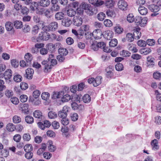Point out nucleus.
Segmentation results:
<instances>
[{"mask_svg": "<svg viewBox=\"0 0 161 161\" xmlns=\"http://www.w3.org/2000/svg\"><path fill=\"white\" fill-rule=\"evenodd\" d=\"M139 13L142 15H145L147 13V8L143 6H140L138 8Z\"/></svg>", "mask_w": 161, "mask_h": 161, "instance_id": "f3484780", "label": "nucleus"}, {"mask_svg": "<svg viewBox=\"0 0 161 161\" xmlns=\"http://www.w3.org/2000/svg\"><path fill=\"white\" fill-rule=\"evenodd\" d=\"M4 78L6 80H8L11 78L12 75V71L11 69H7L3 74Z\"/></svg>", "mask_w": 161, "mask_h": 161, "instance_id": "6e6552de", "label": "nucleus"}, {"mask_svg": "<svg viewBox=\"0 0 161 161\" xmlns=\"http://www.w3.org/2000/svg\"><path fill=\"white\" fill-rule=\"evenodd\" d=\"M138 45L140 47H145L147 45L146 42L143 40H140L138 41Z\"/></svg>", "mask_w": 161, "mask_h": 161, "instance_id": "13d9d810", "label": "nucleus"}, {"mask_svg": "<svg viewBox=\"0 0 161 161\" xmlns=\"http://www.w3.org/2000/svg\"><path fill=\"white\" fill-rule=\"evenodd\" d=\"M103 35L105 37H106L108 39L111 38L112 36V34L109 31H107L103 32Z\"/></svg>", "mask_w": 161, "mask_h": 161, "instance_id": "a18cd8bd", "label": "nucleus"}, {"mask_svg": "<svg viewBox=\"0 0 161 161\" xmlns=\"http://www.w3.org/2000/svg\"><path fill=\"white\" fill-rule=\"evenodd\" d=\"M25 58L26 62L31 64V62L32 59V55L29 53H27L25 55Z\"/></svg>", "mask_w": 161, "mask_h": 161, "instance_id": "4be33fe9", "label": "nucleus"}, {"mask_svg": "<svg viewBox=\"0 0 161 161\" xmlns=\"http://www.w3.org/2000/svg\"><path fill=\"white\" fill-rule=\"evenodd\" d=\"M58 25L57 22L54 21L50 23L48 25L44 26L42 27L43 31H55L57 29Z\"/></svg>", "mask_w": 161, "mask_h": 161, "instance_id": "f257e3e1", "label": "nucleus"}, {"mask_svg": "<svg viewBox=\"0 0 161 161\" xmlns=\"http://www.w3.org/2000/svg\"><path fill=\"white\" fill-rule=\"evenodd\" d=\"M24 149L25 152H29L33 150V147L31 144H27L24 146Z\"/></svg>", "mask_w": 161, "mask_h": 161, "instance_id": "7c9ffc66", "label": "nucleus"}, {"mask_svg": "<svg viewBox=\"0 0 161 161\" xmlns=\"http://www.w3.org/2000/svg\"><path fill=\"white\" fill-rule=\"evenodd\" d=\"M6 128L8 131L11 132L14 131L15 129V126L12 123L7 125Z\"/></svg>", "mask_w": 161, "mask_h": 161, "instance_id": "c85d7f7f", "label": "nucleus"}, {"mask_svg": "<svg viewBox=\"0 0 161 161\" xmlns=\"http://www.w3.org/2000/svg\"><path fill=\"white\" fill-rule=\"evenodd\" d=\"M84 35V33L83 31H81L80 29H79L78 31V35L76 37L79 39H81L82 38Z\"/></svg>", "mask_w": 161, "mask_h": 161, "instance_id": "338daca9", "label": "nucleus"}, {"mask_svg": "<svg viewBox=\"0 0 161 161\" xmlns=\"http://www.w3.org/2000/svg\"><path fill=\"white\" fill-rule=\"evenodd\" d=\"M130 53L129 51L124 50H123L120 53V54L124 57H129L130 56Z\"/></svg>", "mask_w": 161, "mask_h": 161, "instance_id": "603ef678", "label": "nucleus"}, {"mask_svg": "<svg viewBox=\"0 0 161 161\" xmlns=\"http://www.w3.org/2000/svg\"><path fill=\"white\" fill-rule=\"evenodd\" d=\"M116 69L118 71H121L124 69L123 64L120 63L117 64L115 66Z\"/></svg>", "mask_w": 161, "mask_h": 161, "instance_id": "c03bdc74", "label": "nucleus"}, {"mask_svg": "<svg viewBox=\"0 0 161 161\" xmlns=\"http://www.w3.org/2000/svg\"><path fill=\"white\" fill-rule=\"evenodd\" d=\"M50 96V94L48 92H44L42 93L41 95V97L44 100H47Z\"/></svg>", "mask_w": 161, "mask_h": 161, "instance_id": "4c0bfd02", "label": "nucleus"}, {"mask_svg": "<svg viewBox=\"0 0 161 161\" xmlns=\"http://www.w3.org/2000/svg\"><path fill=\"white\" fill-rule=\"evenodd\" d=\"M34 116L39 119V120H41L43 118V116L42 112L38 110L35 111L33 113Z\"/></svg>", "mask_w": 161, "mask_h": 161, "instance_id": "9d476101", "label": "nucleus"}, {"mask_svg": "<svg viewBox=\"0 0 161 161\" xmlns=\"http://www.w3.org/2000/svg\"><path fill=\"white\" fill-rule=\"evenodd\" d=\"M92 42L91 46V48L92 49H93L94 51H96L98 50V47L97 45V44H96V42L94 41H90V42L91 43V42Z\"/></svg>", "mask_w": 161, "mask_h": 161, "instance_id": "72a5a7b5", "label": "nucleus"}, {"mask_svg": "<svg viewBox=\"0 0 161 161\" xmlns=\"http://www.w3.org/2000/svg\"><path fill=\"white\" fill-rule=\"evenodd\" d=\"M82 99L85 103H89L91 101V97L88 94H86L82 97Z\"/></svg>", "mask_w": 161, "mask_h": 161, "instance_id": "bb28decb", "label": "nucleus"}, {"mask_svg": "<svg viewBox=\"0 0 161 161\" xmlns=\"http://www.w3.org/2000/svg\"><path fill=\"white\" fill-rule=\"evenodd\" d=\"M135 38L134 36L131 33H128L126 34L125 40L129 42H132Z\"/></svg>", "mask_w": 161, "mask_h": 161, "instance_id": "b1692460", "label": "nucleus"}, {"mask_svg": "<svg viewBox=\"0 0 161 161\" xmlns=\"http://www.w3.org/2000/svg\"><path fill=\"white\" fill-rule=\"evenodd\" d=\"M102 77L101 76H98L94 79V83H93L94 86H97L101 84L102 82Z\"/></svg>", "mask_w": 161, "mask_h": 161, "instance_id": "a211bd4d", "label": "nucleus"}, {"mask_svg": "<svg viewBox=\"0 0 161 161\" xmlns=\"http://www.w3.org/2000/svg\"><path fill=\"white\" fill-rule=\"evenodd\" d=\"M146 43L148 45L152 46L155 45V42L153 39H148L147 40Z\"/></svg>", "mask_w": 161, "mask_h": 161, "instance_id": "774afa93", "label": "nucleus"}, {"mask_svg": "<svg viewBox=\"0 0 161 161\" xmlns=\"http://www.w3.org/2000/svg\"><path fill=\"white\" fill-rule=\"evenodd\" d=\"M70 117L72 121H76L78 119V115L76 113H72L70 114Z\"/></svg>", "mask_w": 161, "mask_h": 161, "instance_id": "5fc2aeb1", "label": "nucleus"}, {"mask_svg": "<svg viewBox=\"0 0 161 161\" xmlns=\"http://www.w3.org/2000/svg\"><path fill=\"white\" fill-rule=\"evenodd\" d=\"M21 136L20 135L17 134L15 135L13 137L14 141L17 142H19L21 139Z\"/></svg>", "mask_w": 161, "mask_h": 161, "instance_id": "bf43d9fd", "label": "nucleus"}, {"mask_svg": "<svg viewBox=\"0 0 161 161\" xmlns=\"http://www.w3.org/2000/svg\"><path fill=\"white\" fill-rule=\"evenodd\" d=\"M52 66L50 63H48L44 66V71L46 72H50Z\"/></svg>", "mask_w": 161, "mask_h": 161, "instance_id": "de8ad7c7", "label": "nucleus"}, {"mask_svg": "<svg viewBox=\"0 0 161 161\" xmlns=\"http://www.w3.org/2000/svg\"><path fill=\"white\" fill-rule=\"evenodd\" d=\"M154 58L151 56H148L147 58V64L149 65H154Z\"/></svg>", "mask_w": 161, "mask_h": 161, "instance_id": "8fccbe9b", "label": "nucleus"}, {"mask_svg": "<svg viewBox=\"0 0 161 161\" xmlns=\"http://www.w3.org/2000/svg\"><path fill=\"white\" fill-rule=\"evenodd\" d=\"M64 17V14L61 12H58L55 15V19L57 20L62 19Z\"/></svg>", "mask_w": 161, "mask_h": 161, "instance_id": "aec40b11", "label": "nucleus"}, {"mask_svg": "<svg viewBox=\"0 0 161 161\" xmlns=\"http://www.w3.org/2000/svg\"><path fill=\"white\" fill-rule=\"evenodd\" d=\"M26 76H25L28 79H31L34 73V70L31 68L27 69L25 70Z\"/></svg>", "mask_w": 161, "mask_h": 161, "instance_id": "423d86ee", "label": "nucleus"}, {"mask_svg": "<svg viewBox=\"0 0 161 161\" xmlns=\"http://www.w3.org/2000/svg\"><path fill=\"white\" fill-rule=\"evenodd\" d=\"M50 2L49 0H40L39 2V5L42 7H47L50 4Z\"/></svg>", "mask_w": 161, "mask_h": 161, "instance_id": "dca6fc26", "label": "nucleus"}, {"mask_svg": "<svg viewBox=\"0 0 161 161\" xmlns=\"http://www.w3.org/2000/svg\"><path fill=\"white\" fill-rule=\"evenodd\" d=\"M140 28H137L135 31L133 33L134 36L136 39H139L141 36V33L140 31Z\"/></svg>", "mask_w": 161, "mask_h": 161, "instance_id": "2eb2a0df", "label": "nucleus"}, {"mask_svg": "<svg viewBox=\"0 0 161 161\" xmlns=\"http://www.w3.org/2000/svg\"><path fill=\"white\" fill-rule=\"evenodd\" d=\"M20 87L22 90H25L28 88V85L26 83L22 82L20 83Z\"/></svg>", "mask_w": 161, "mask_h": 161, "instance_id": "0e129e2a", "label": "nucleus"}, {"mask_svg": "<svg viewBox=\"0 0 161 161\" xmlns=\"http://www.w3.org/2000/svg\"><path fill=\"white\" fill-rule=\"evenodd\" d=\"M82 23V18L80 16H75L73 19V23L75 26H80Z\"/></svg>", "mask_w": 161, "mask_h": 161, "instance_id": "7ed1b4c3", "label": "nucleus"}, {"mask_svg": "<svg viewBox=\"0 0 161 161\" xmlns=\"http://www.w3.org/2000/svg\"><path fill=\"white\" fill-rule=\"evenodd\" d=\"M22 138L24 141H29L31 139V136L29 133H26L23 135Z\"/></svg>", "mask_w": 161, "mask_h": 161, "instance_id": "79ce46f5", "label": "nucleus"}, {"mask_svg": "<svg viewBox=\"0 0 161 161\" xmlns=\"http://www.w3.org/2000/svg\"><path fill=\"white\" fill-rule=\"evenodd\" d=\"M104 25L106 27H111L113 25V23L109 19H105L103 22Z\"/></svg>", "mask_w": 161, "mask_h": 161, "instance_id": "a19ab883", "label": "nucleus"}, {"mask_svg": "<svg viewBox=\"0 0 161 161\" xmlns=\"http://www.w3.org/2000/svg\"><path fill=\"white\" fill-rule=\"evenodd\" d=\"M147 19L146 18H142L139 25L141 26H144L147 24Z\"/></svg>", "mask_w": 161, "mask_h": 161, "instance_id": "09e8293b", "label": "nucleus"}, {"mask_svg": "<svg viewBox=\"0 0 161 161\" xmlns=\"http://www.w3.org/2000/svg\"><path fill=\"white\" fill-rule=\"evenodd\" d=\"M158 141L156 139H154L151 141V144L153 150H156L159 149V147L158 145Z\"/></svg>", "mask_w": 161, "mask_h": 161, "instance_id": "ddd939ff", "label": "nucleus"}, {"mask_svg": "<svg viewBox=\"0 0 161 161\" xmlns=\"http://www.w3.org/2000/svg\"><path fill=\"white\" fill-rule=\"evenodd\" d=\"M134 18L133 14H129L127 16V21L130 22L132 23L134 20Z\"/></svg>", "mask_w": 161, "mask_h": 161, "instance_id": "052dcab7", "label": "nucleus"}, {"mask_svg": "<svg viewBox=\"0 0 161 161\" xmlns=\"http://www.w3.org/2000/svg\"><path fill=\"white\" fill-rule=\"evenodd\" d=\"M118 5L119 8L122 10H126L128 8L127 3L123 0L119 1L118 3Z\"/></svg>", "mask_w": 161, "mask_h": 161, "instance_id": "39448f33", "label": "nucleus"}, {"mask_svg": "<svg viewBox=\"0 0 161 161\" xmlns=\"http://www.w3.org/2000/svg\"><path fill=\"white\" fill-rule=\"evenodd\" d=\"M114 30L116 33L120 34L123 32V29L119 25H117L114 27Z\"/></svg>", "mask_w": 161, "mask_h": 161, "instance_id": "6ab92c4d", "label": "nucleus"}, {"mask_svg": "<svg viewBox=\"0 0 161 161\" xmlns=\"http://www.w3.org/2000/svg\"><path fill=\"white\" fill-rule=\"evenodd\" d=\"M87 13L89 15H92L93 14H96L97 12V10L95 8H93L91 7L90 5L89 6V8L87 9Z\"/></svg>", "mask_w": 161, "mask_h": 161, "instance_id": "4468645a", "label": "nucleus"}, {"mask_svg": "<svg viewBox=\"0 0 161 161\" xmlns=\"http://www.w3.org/2000/svg\"><path fill=\"white\" fill-rule=\"evenodd\" d=\"M13 122L14 123H18L21 121V118L18 116L15 115L13 118Z\"/></svg>", "mask_w": 161, "mask_h": 161, "instance_id": "864d4df0", "label": "nucleus"}, {"mask_svg": "<svg viewBox=\"0 0 161 161\" xmlns=\"http://www.w3.org/2000/svg\"><path fill=\"white\" fill-rule=\"evenodd\" d=\"M46 48H47L51 52L54 51L55 49V45L50 43L47 45Z\"/></svg>", "mask_w": 161, "mask_h": 161, "instance_id": "c9c22d12", "label": "nucleus"}, {"mask_svg": "<svg viewBox=\"0 0 161 161\" xmlns=\"http://www.w3.org/2000/svg\"><path fill=\"white\" fill-rule=\"evenodd\" d=\"M105 17V14L103 12L100 13L97 15V18L100 21H102L104 19Z\"/></svg>", "mask_w": 161, "mask_h": 161, "instance_id": "37998d69", "label": "nucleus"}, {"mask_svg": "<svg viewBox=\"0 0 161 161\" xmlns=\"http://www.w3.org/2000/svg\"><path fill=\"white\" fill-rule=\"evenodd\" d=\"M20 106L23 113L26 114H28L29 112V106L27 104L21 103L20 104Z\"/></svg>", "mask_w": 161, "mask_h": 161, "instance_id": "9b49d317", "label": "nucleus"}, {"mask_svg": "<svg viewBox=\"0 0 161 161\" xmlns=\"http://www.w3.org/2000/svg\"><path fill=\"white\" fill-rule=\"evenodd\" d=\"M72 23V21L70 19L65 18L62 20L61 24L64 26L68 27L70 26Z\"/></svg>", "mask_w": 161, "mask_h": 161, "instance_id": "0eeeda50", "label": "nucleus"}, {"mask_svg": "<svg viewBox=\"0 0 161 161\" xmlns=\"http://www.w3.org/2000/svg\"><path fill=\"white\" fill-rule=\"evenodd\" d=\"M45 16L48 18L50 17L53 14V12L50 8V10L47 9L44 12Z\"/></svg>", "mask_w": 161, "mask_h": 161, "instance_id": "49530a36", "label": "nucleus"}, {"mask_svg": "<svg viewBox=\"0 0 161 161\" xmlns=\"http://www.w3.org/2000/svg\"><path fill=\"white\" fill-rule=\"evenodd\" d=\"M58 52L60 55L63 56H66L68 53L67 50L63 48H59L58 49Z\"/></svg>", "mask_w": 161, "mask_h": 161, "instance_id": "412c9836", "label": "nucleus"}, {"mask_svg": "<svg viewBox=\"0 0 161 161\" xmlns=\"http://www.w3.org/2000/svg\"><path fill=\"white\" fill-rule=\"evenodd\" d=\"M25 120L28 124H31L34 122L33 118L31 116L27 115L25 117Z\"/></svg>", "mask_w": 161, "mask_h": 161, "instance_id": "2f4dec72", "label": "nucleus"}, {"mask_svg": "<svg viewBox=\"0 0 161 161\" xmlns=\"http://www.w3.org/2000/svg\"><path fill=\"white\" fill-rule=\"evenodd\" d=\"M81 30V31L85 32V33H87L89 31H90V27L89 25H83L80 29Z\"/></svg>", "mask_w": 161, "mask_h": 161, "instance_id": "5701e85b", "label": "nucleus"}, {"mask_svg": "<svg viewBox=\"0 0 161 161\" xmlns=\"http://www.w3.org/2000/svg\"><path fill=\"white\" fill-rule=\"evenodd\" d=\"M14 25L17 29H20L23 26L22 22L19 20L15 21L14 22Z\"/></svg>", "mask_w": 161, "mask_h": 161, "instance_id": "a878e982", "label": "nucleus"}, {"mask_svg": "<svg viewBox=\"0 0 161 161\" xmlns=\"http://www.w3.org/2000/svg\"><path fill=\"white\" fill-rule=\"evenodd\" d=\"M76 14V11L72 8H69L67 10V14L69 17H73Z\"/></svg>", "mask_w": 161, "mask_h": 161, "instance_id": "393cba45", "label": "nucleus"}, {"mask_svg": "<svg viewBox=\"0 0 161 161\" xmlns=\"http://www.w3.org/2000/svg\"><path fill=\"white\" fill-rule=\"evenodd\" d=\"M148 9L152 12L156 13L160 9L158 6L152 4L148 6Z\"/></svg>", "mask_w": 161, "mask_h": 161, "instance_id": "1a4fd4ad", "label": "nucleus"}, {"mask_svg": "<svg viewBox=\"0 0 161 161\" xmlns=\"http://www.w3.org/2000/svg\"><path fill=\"white\" fill-rule=\"evenodd\" d=\"M117 40L116 39H114L111 40L109 42V45L110 47H115L117 44Z\"/></svg>", "mask_w": 161, "mask_h": 161, "instance_id": "e433bc0d", "label": "nucleus"}, {"mask_svg": "<svg viewBox=\"0 0 161 161\" xmlns=\"http://www.w3.org/2000/svg\"><path fill=\"white\" fill-rule=\"evenodd\" d=\"M5 27L6 30L8 31H12L13 32L14 31L13 28V25L12 23L10 22H7L5 23Z\"/></svg>", "mask_w": 161, "mask_h": 161, "instance_id": "f8f14e48", "label": "nucleus"}, {"mask_svg": "<svg viewBox=\"0 0 161 161\" xmlns=\"http://www.w3.org/2000/svg\"><path fill=\"white\" fill-rule=\"evenodd\" d=\"M46 31L42 32L39 34V37L40 41H47L50 37L49 34Z\"/></svg>", "mask_w": 161, "mask_h": 161, "instance_id": "20e7f679", "label": "nucleus"}, {"mask_svg": "<svg viewBox=\"0 0 161 161\" xmlns=\"http://www.w3.org/2000/svg\"><path fill=\"white\" fill-rule=\"evenodd\" d=\"M50 9L53 12H56L59 10L60 6L57 4L52 5Z\"/></svg>", "mask_w": 161, "mask_h": 161, "instance_id": "ea45409f", "label": "nucleus"}, {"mask_svg": "<svg viewBox=\"0 0 161 161\" xmlns=\"http://www.w3.org/2000/svg\"><path fill=\"white\" fill-rule=\"evenodd\" d=\"M48 115L49 118L51 119H54L57 116V114L55 112L53 111L49 112L48 113Z\"/></svg>", "mask_w": 161, "mask_h": 161, "instance_id": "3c124183", "label": "nucleus"}, {"mask_svg": "<svg viewBox=\"0 0 161 161\" xmlns=\"http://www.w3.org/2000/svg\"><path fill=\"white\" fill-rule=\"evenodd\" d=\"M41 94L40 92L37 90H36L34 91L33 93V97L35 98V99L37 98Z\"/></svg>", "mask_w": 161, "mask_h": 161, "instance_id": "e2e57ef3", "label": "nucleus"}, {"mask_svg": "<svg viewBox=\"0 0 161 161\" xmlns=\"http://www.w3.org/2000/svg\"><path fill=\"white\" fill-rule=\"evenodd\" d=\"M90 5L85 3V2H82L80 5L79 7L83 9V10H86L89 8Z\"/></svg>", "mask_w": 161, "mask_h": 161, "instance_id": "58836bf2", "label": "nucleus"}, {"mask_svg": "<svg viewBox=\"0 0 161 161\" xmlns=\"http://www.w3.org/2000/svg\"><path fill=\"white\" fill-rule=\"evenodd\" d=\"M25 156L26 158L27 159H30L32 158L33 156V153L31 152H26Z\"/></svg>", "mask_w": 161, "mask_h": 161, "instance_id": "69168bd1", "label": "nucleus"}, {"mask_svg": "<svg viewBox=\"0 0 161 161\" xmlns=\"http://www.w3.org/2000/svg\"><path fill=\"white\" fill-rule=\"evenodd\" d=\"M71 106L73 109L77 110L80 113L84 109L83 105L81 104H78L75 102L72 103L71 104Z\"/></svg>", "mask_w": 161, "mask_h": 161, "instance_id": "f03ea898", "label": "nucleus"}, {"mask_svg": "<svg viewBox=\"0 0 161 161\" xmlns=\"http://www.w3.org/2000/svg\"><path fill=\"white\" fill-rule=\"evenodd\" d=\"M22 76L19 74H15L14 75V80L16 82H20L22 80Z\"/></svg>", "mask_w": 161, "mask_h": 161, "instance_id": "c756f323", "label": "nucleus"}, {"mask_svg": "<svg viewBox=\"0 0 161 161\" xmlns=\"http://www.w3.org/2000/svg\"><path fill=\"white\" fill-rule=\"evenodd\" d=\"M38 5V3L36 2H33L31 3L30 6V8L31 10H35L36 9H38L37 7Z\"/></svg>", "mask_w": 161, "mask_h": 161, "instance_id": "4d7b16f0", "label": "nucleus"}, {"mask_svg": "<svg viewBox=\"0 0 161 161\" xmlns=\"http://www.w3.org/2000/svg\"><path fill=\"white\" fill-rule=\"evenodd\" d=\"M11 64L12 66L14 68H17L19 64V62L16 59L12 60L11 61Z\"/></svg>", "mask_w": 161, "mask_h": 161, "instance_id": "680f3d73", "label": "nucleus"}, {"mask_svg": "<svg viewBox=\"0 0 161 161\" xmlns=\"http://www.w3.org/2000/svg\"><path fill=\"white\" fill-rule=\"evenodd\" d=\"M114 1L112 0H107L105 3L104 4L108 8H110L113 6Z\"/></svg>", "mask_w": 161, "mask_h": 161, "instance_id": "cd10ccee", "label": "nucleus"}, {"mask_svg": "<svg viewBox=\"0 0 161 161\" xmlns=\"http://www.w3.org/2000/svg\"><path fill=\"white\" fill-rule=\"evenodd\" d=\"M28 97L25 95L22 94L20 96V101L22 103L26 102L28 99Z\"/></svg>", "mask_w": 161, "mask_h": 161, "instance_id": "6e6d98bb", "label": "nucleus"}, {"mask_svg": "<svg viewBox=\"0 0 161 161\" xmlns=\"http://www.w3.org/2000/svg\"><path fill=\"white\" fill-rule=\"evenodd\" d=\"M151 52V50L149 48H144L142 49L141 50V52L142 54H143L144 55H147Z\"/></svg>", "mask_w": 161, "mask_h": 161, "instance_id": "473e14b6", "label": "nucleus"}, {"mask_svg": "<svg viewBox=\"0 0 161 161\" xmlns=\"http://www.w3.org/2000/svg\"><path fill=\"white\" fill-rule=\"evenodd\" d=\"M71 98L70 95L68 94L64 95L61 98V101L63 102H67L69 101Z\"/></svg>", "mask_w": 161, "mask_h": 161, "instance_id": "f704fd0d", "label": "nucleus"}]
</instances>
